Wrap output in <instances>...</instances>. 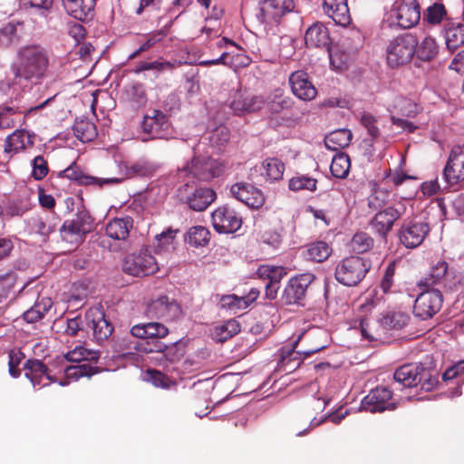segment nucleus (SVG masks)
I'll list each match as a JSON object with an SVG mask.
<instances>
[{
  "mask_svg": "<svg viewBox=\"0 0 464 464\" xmlns=\"http://www.w3.org/2000/svg\"><path fill=\"white\" fill-rule=\"evenodd\" d=\"M32 229L44 237H47L55 231L56 224L53 223L49 218L35 217L32 218Z\"/></svg>",
  "mask_w": 464,
  "mask_h": 464,
  "instance_id": "4d7b16f0",
  "label": "nucleus"
},
{
  "mask_svg": "<svg viewBox=\"0 0 464 464\" xmlns=\"http://www.w3.org/2000/svg\"><path fill=\"white\" fill-rule=\"evenodd\" d=\"M352 137V132L349 130L339 129L325 137L324 144L331 150H338L349 146Z\"/></svg>",
  "mask_w": 464,
  "mask_h": 464,
  "instance_id": "ea45409f",
  "label": "nucleus"
},
{
  "mask_svg": "<svg viewBox=\"0 0 464 464\" xmlns=\"http://www.w3.org/2000/svg\"><path fill=\"white\" fill-rule=\"evenodd\" d=\"M285 275L286 272L282 266L262 265L257 268L258 278L268 281L266 285V295L268 299L274 300L276 297L280 281Z\"/></svg>",
  "mask_w": 464,
  "mask_h": 464,
  "instance_id": "5701e85b",
  "label": "nucleus"
},
{
  "mask_svg": "<svg viewBox=\"0 0 464 464\" xmlns=\"http://www.w3.org/2000/svg\"><path fill=\"white\" fill-rule=\"evenodd\" d=\"M389 198L390 193L387 189L377 188L368 198L369 207L373 209L384 208Z\"/></svg>",
  "mask_w": 464,
  "mask_h": 464,
  "instance_id": "bf43d9fd",
  "label": "nucleus"
},
{
  "mask_svg": "<svg viewBox=\"0 0 464 464\" xmlns=\"http://www.w3.org/2000/svg\"><path fill=\"white\" fill-rule=\"evenodd\" d=\"M31 203L28 199H17L10 202L5 208V214L8 217H22L31 209Z\"/></svg>",
  "mask_w": 464,
  "mask_h": 464,
  "instance_id": "13d9d810",
  "label": "nucleus"
},
{
  "mask_svg": "<svg viewBox=\"0 0 464 464\" xmlns=\"http://www.w3.org/2000/svg\"><path fill=\"white\" fill-rule=\"evenodd\" d=\"M314 280L312 273L292 277L285 285L282 299L286 304H298L305 296L308 286Z\"/></svg>",
  "mask_w": 464,
  "mask_h": 464,
  "instance_id": "dca6fc26",
  "label": "nucleus"
},
{
  "mask_svg": "<svg viewBox=\"0 0 464 464\" xmlns=\"http://www.w3.org/2000/svg\"><path fill=\"white\" fill-rule=\"evenodd\" d=\"M324 12L331 17L336 24L347 26L352 18L347 0H324Z\"/></svg>",
  "mask_w": 464,
  "mask_h": 464,
  "instance_id": "bb28decb",
  "label": "nucleus"
},
{
  "mask_svg": "<svg viewBox=\"0 0 464 464\" xmlns=\"http://www.w3.org/2000/svg\"><path fill=\"white\" fill-rule=\"evenodd\" d=\"M430 231L428 222L417 218L408 219L401 224L398 237L406 248H415L422 244Z\"/></svg>",
  "mask_w": 464,
  "mask_h": 464,
  "instance_id": "1a4fd4ad",
  "label": "nucleus"
},
{
  "mask_svg": "<svg viewBox=\"0 0 464 464\" xmlns=\"http://www.w3.org/2000/svg\"><path fill=\"white\" fill-rule=\"evenodd\" d=\"M443 304V295L439 288H423L413 305V314L421 320L431 319Z\"/></svg>",
  "mask_w": 464,
  "mask_h": 464,
  "instance_id": "6e6552de",
  "label": "nucleus"
},
{
  "mask_svg": "<svg viewBox=\"0 0 464 464\" xmlns=\"http://www.w3.org/2000/svg\"><path fill=\"white\" fill-rule=\"evenodd\" d=\"M25 113L14 102H6L0 105V128L10 129L15 126L21 114Z\"/></svg>",
  "mask_w": 464,
  "mask_h": 464,
  "instance_id": "4c0bfd02",
  "label": "nucleus"
},
{
  "mask_svg": "<svg viewBox=\"0 0 464 464\" xmlns=\"http://www.w3.org/2000/svg\"><path fill=\"white\" fill-rule=\"evenodd\" d=\"M397 404L392 398V392L383 386L372 389L362 401V408L370 412L394 411L397 408Z\"/></svg>",
  "mask_w": 464,
  "mask_h": 464,
  "instance_id": "ddd939ff",
  "label": "nucleus"
},
{
  "mask_svg": "<svg viewBox=\"0 0 464 464\" xmlns=\"http://www.w3.org/2000/svg\"><path fill=\"white\" fill-rule=\"evenodd\" d=\"M422 364L407 363L399 367L394 374V380L403 387L411 388L418 386L420 379Z\"/></svg>",
  "mask_w": 464,
  "mask_h": 464,
  "instance_id": "7c9ffc66",
  "label": "nucleus"
},
{
  "mask_svg": "<svg viewBox=\"0 0 464 464\" xmlns=\"http://www.w3.org/2000/svg\"><path fill=\"white\" fill-rule=\"evenodd\" d=\"M17 281V276L14 272H8L0 276V302L8 297Z\"/></svg>",
  "mask_w": 464,
  "mask_h": 464,
  "instance_id": "052dcab7",
  "label": "nucleus"
},
{
  "mask_svg": "<svg viewBox=\"0 0 464 464\" xmlns=\"http://www.w3.org/2000/svg\"><path fill=\"white\" fill-rule=\"evenodd\" d=\"M281 2L278 0H265L260 7V18L263 23L277 22L283 16Z\"/></svg>",
  "mask_w": 464,
  "mask_h": 464,
  "instance_id": "37998d69",
  "label": "nucleus"
},
{
  "mask_svg": "<svg viewBox=\"0 0 464 464\" xmlns=\"http://www.w3.org/2000/svg\"><path fill=\"white\" fill-rule=\"evenodd\" d=\"M121 169L124 171V177L121 178V182L124 179L152 177L156 173L158 166L151 161L139 160L132 163L121 164Z\"/></svg>",
  "mask_w": 464,
  "mask_h": 464,
  "instance_id": "c756f323",
  "label": "nucleus"
},
{
  "mask_svg": "<svg viewBox=\"0 0 464 464\" xmlns=\"http://www.w3.org/2000/svg\"><path fill=\"white\" fill-rule=\"evenodd\" d=\"M443 179L450 186L464 182V146L451 149L443 169Z\"/></svg>",
  "mask_w": 464,
  "mask_h": 464,
  "instance_id": "2eb2a0df",
  "label": "nucleus"
},
{
  "mask_svg": "<svg viewBox=\"0 0 464 464\" xmlns=\"http://www.w3.org/2000/svg\"><path fill=\"white\" fill-rule=\"evenodd\" d=\"M214 229L218 233L231 234L242 227L241 216L227 205L218 207L211 215Z\"/></svg>",
  "mask_w": 464,
  "mask_h": 464,
  "instance_id": "4468645a",
  "label": "nucleus"
},
{
  "mask_svg": "<svg viewBox=\"0 0 464 464\" xmlns=\"http://www.w3.org/2000/svg\"><path fill=\"white\" fill-rule=\"evenodd\" d=\"M32 167V177L35 180H42L47 176L49 172L47 160L42 155L36 156L33 160Z\"/></svg>",
  "mask_w": 464,
  "mask_h": 464,
  "instance_id": "e2e57ef3",
  "label": "nucleus"
},
{
  "mask_svg": "<svg viewBox=\"0 0 464 464\" xmlns=\"http://www.w3.org/2000/svg\"><path fill=\"white\" fill-rule=\"evenodd\" d=\"M351 169V160L348 154L337 152L331 162L330 170L334 177L345 179Z\"/></svg>",
  "mask_w": 464,
  "mask_h": 464,
  "instance_id": "a18cd8bd",
  "label": "nucleus"
},
{
  "mask_svg": "<svg viewBox=\"0 0 464 464\" xmlns=\"http://www.w3.org/2000/svg\"><path fill=\"white\" fill-rule=\"evenodd\" d=\"M447 11L444 5L435 3L429 6L424 13L423 19L430 24H439L446 17Z\"/></svg>",
  "mask_w": 464,
  "mask_h": 464,
  "instance_id": "5fc2aeb1",
  "label": "nucleus"
},
{
  "mask_svg": "<svg viewBox=\"0 0 464 464\" xmlns=\"http://www.w3.org/2000/svg\"><path fill=\"white\" fill-rule=\"evenodd\" d=\"M158 270L159 266L155 257L147 251L129 255L122 263V271L133 276H148Z\"/></svg>",
  "mask_w": 464,
  "mask_h": 464,
  "instance_id": "9d476101",
  "label": "nucleus"
},
{
  "mask_svg": "<svg viewBox=\"0 0 464 464\" xmlns=\"http://www.w3.org/2000/svg\"><path fill=\"white\" fill-rule=\"evenodd\" d=\"M288 188L295 192L300 190L314 192L317 188V179L306 175H296L290 179Z\"/></svg>",
  "mask_w": 464,
  "mask_h": 464,
  "instance_id": "8fccbe9b",
  "label": "nucleus"
},
{
  "mask_svg": "<svg viewBox=\"0 0 464 464\" xmlns=\"http://www.w3.org/2000/svg\"><path fill=\"white\" fill-rule=\"evenodd\" d=\"M241 331V326L236 319H229L212 329V338L218 343H224Z\"/></svg>",
  "mask_w": 464,
  "mask_h": 464,
  "instance_id": "e433bc0d",
  "label": "nucleus"
},
{
  "mask_svg": "<svg viewBox=\"0 0 464 464\" xmlns=\"http://www.w3.org/2000/svg\"><path fill=\"white\" fill-rule=\"evenodd\" d=\"M439 53V46L434 38L426 36L420 43H417L415 53L417 57L424 62L433 60Z\"/></svg>",
  "mask_w": 464,
  "mask_h": 464,
  "instance_id": "c03bdc74",
  "label": "nucleus"
},
{
  "mask_svg": "<svg viewBox=\"0 0 464 464\" xmlns=\"http://www.w3.org/2000/svg\"><path fill=\"white\" fill-rule=\"evenodd\" d=\"M410 316L403 312H388L383 314L379 323L385 330H401L409 323Z\"/></svg>",
  "mask_w": 464,
  "mask_h": 464,
  "instance_id": "a19ab883",
  "label": "nucleus"
},
{
  "mask_svg": "<svg viewBox=\"0 0 464 464\" xmlns=\"http://www.w3.org/2000/svg\"><path fill=\"white\" fill-rule=\"evenodd\" d=\"M18 63L14 68L15 78L33 83H40L46 76L49 58L40 45L32 44L20 48L17 52Z\"/></svg>",
  "mask_w": 464,
  "mask_h": 464,
  "instance_id": "f257e3e1",
  "label": "nucleus"
},
{
  "mask_svg": "<svg viewBox=\"0 0 464 464\" xmlns=\"http://www.w3.org/2000/svg\"><path fill=\"white\" fill-rule=\"evenodd\" d=\"M99 358V352L86 349L83 346H76L65 354V359L68 362H77V364L90 362L93 365V363L98 362Z\"/></svg>",
  "mask_w": 464,
  "mask_h": 464,
  "instance_id": "79ce46f5",
  "label": "nucleus"
},
{
  "mask_svg": "<svg viewBox=\"0 0 464 464\" xmlns=\"http://www.w3.org/2000/svg\"><path fill=\"white\" fill-rule=\"evenodd\" d=\"M168 334L169 330L163 324L155 322L136 324L130 329L132 336L141 339L164 338Z\"/></svg>",
  "mask_w": 464,
  "mask_h": 464,
  "instance_id": "473e14b6",
  "label": "nucleus"
},
{
  "mask_svg": "<svg viewBox=\"0 0 464 464\" xmlns=\"http://www.w3.org/2000/svg\"><path fill=\"white\" fill-rule=\"evenodd\" d=\"M344 418V414L339 415V414H330L328 416H325L324 418L320 419L319 420H316V418H312V416H308L307 420L309 421V425L307 428L298 430L296 432L297 436H304L307 434L311 430L314 429L315 427L322 424L326 419H329L332 422L338 424Z\"/></svg>",
  "mask_w": 464,
  "mask_h": 464,
  "instance_id": "69168bd1",
  "label": "nucleus"
},
{
  "mask_svg": "<svg viewBox=\"0 0 464 464\" xmlns=\"http://www.w3.org/2000/svg\"><path fill=\"white\" fill-rule=\"evenodd\" d=\"M23 370L25 377L31 381L34 386L44 387L50 382L58 381V376L53 373V371L38 359L27 360L24 364Z\"/></svg>",
  "mask_w": 464,
  "mask_h": 464,
  "instance_id": "f3484780",
  "label": "nucleus"
},
{
  "mask_svg": "<svg viewBox=\"0 0 464 464\" xmlns=\"http://www.w3.org/2000/svg\"><path fill=\"white\" fill-rule=\"evenodd\" d=\"M24 34V24L8 23L0 28V49H7L18 44Z\"/></svg>",
  "mask_w": 464,
  "mask_h": 464,
  "instance_id": "2f4dec72",
  "label": "nucleus"
},
{
  "mask_svg": "<svg viewBox=\"0 0 464 464\" xmlns=\"http://www.w3.org/2000/svg\"><path fill=\"white\" fill-rule=\"evenodd\" d=\"M448 269L449 265L446 261H438L430 267V272L420 280L418 286L420 288H434V286L439 285L445 288V278Z\"/></svg>",
  "mask_w": 464,
  "mask_h": 464,
  "instance_id": "c85d7f7f",
  "label": "nucleus"
},
{
  "mask_svg": "<svg viewBox=\"0 0 464 464\" xmlns=\"http://www.w3.org/2000/svg\"><path fill=\"white\" fill-rule=\"evenodd\" d=\"M181 64V62L175 60L174 62L169 61H154V62H140L136 68L134 69V72L136 73L144 72V71H150V70H155L157 72H170L179 67Z\"/></svg>",
  "mask_w": 464,
  "mask_h": 464,
  "instance_id": "49530a36",
  "label": "nucleus"
},
{
  "mask_svg": "<svg viewBox=\"0 0 464 464\" xmlns=\"http://www.w3.org/2000/svg\"><path fill=\"white\" fill-rule=\"evenodd\" d=\"M93 228V218L88 211H78L71 220H66L60 228L61 237L72 245H78Z\"/></svg>",
  "mask_w": 464,
  "mask_h": 464,
  "instance_id": "20e7f679",
  "label": "nucleus"
},
{
  "mask_svg": "<svg viewBox=\"0 0 464 464\" xmlns=\"http://www.w3.org/2000/svg\"><path fill=\"white\" fill-rule=\"evenodd\" d=\"M416 45L417 40L411 34H401L392 39L386 48L388 65L396 68L411 62Z\"/></svg>",
  "mask_w": 464,
  "mask_h": 464,
  "instance_id": "7ed1b4c3",
  "label": "nucleus"
},
{
  "mask_svg": "<svg viewBox=\"0 0 464 464\" xmlns=\"http://www.w3.org/2000/svg\"><path fill=\"white\" fill-rule=\"evenodd\" d=\"M66 12L78 20H84L93 11L95 0H62Z\"/></svg>",
  "mask_w": 464,
  "mask_h": 464,
  "instance_id": "72a5a7b5",
  "label": "nucleus"
},
{
  "mask_svg": "<svg viewBox=\"0 0 464 464\" xmlns=\"http://www.w3.org/2000/svg\"><path fill=\"white\" fill-rule=\"evenodd\" d=\"M146 316L151 319H162L164 321H174L181 314L179 304L167 295H160L150 302L145 310Z\"/></svg>",
  "mask_w": 464,
  "mask_h": 464,
  "instance_id": "f8f14e48",
  "label": "nucleus"
},
{
  "mask_svg": "<svg viewBox=\"0 0 464 464\" xmlns=\"http://www.w3.org/2000/svg\"><path fill=\"white\" fill-rule=\"evenodd\" d=\"M361 124L367 130L368 134L374 141L380 136V130L377 126V119L371 113L364 112L360 119Z\"/></svg>",
  "mask_w": 464,
  "mask_h": 464,
  "instance_id": "0e129e2a",
  "label": "nucleus"
},
{
  "mask_svg": "<svg viewBox=\"0 0 464 464\" xmlns=\"http://www.w3.org/2000/svg\"><path fill=\"white\" fill-rule=\"evenodd\" d=\"M398 24L404 28L415 26L420 19L419 0H399L393 9Z\"/></svg>",
  "mask_w": 464,
  "mask_h": 464,
  "instance_id": "a211bd4d",
  "label": "nucleus"
},
{
  "mask_svg": "<svg viewBox=\"0 0 464 464\" xmlns=\"http://www.w3.org/2000/svg\"><path fill=\"white\" fill-rule=\"evenodd\" d=\"M8 355H9V362H8L9 373L12 377L17 378L21 374L19 365H20L22 360L24 358V354L20 351L11 350L9 352Z\"/></svg>",
  "mask_w": 464,
  "mask_h": 464,
  "instance_id": "338daca9",
  "label": "nucleus"
},
{
  "mask_svg": "<svg viewBox=\"0 0 464 464\" xmlns=\"http://www.w3.org/2000/svg\"><path fill=\"white\" fill-rule=\"evenodd\" d=\"M292 92L298 99L312 101L317 95V90L310 80L308 73L303 70L295 71L289 76Z\"/></svg>",
  "mask_w": 464,
  "mask_h": 464,
  "instance_id": "aec40b11",
  "label": "nucleus"
},
{
  "mask_svg": "<svg viewBox=\"0 0 464 464\" xmlns=\"http://www.w3.org/2000/svg\"><path fill=\"white\" fill-rule=\"evenodd\" d=\"M147 93L144 85L140 82L134 83L129 92L128 102L134 110L142 108L147 103Z\"/></svg>",
  "mask_w": 464,
  "mask_h": 464,
  "instance_id": "603ef678",
  "label": "nucleus"
},
{
  "mask_svg": "<svg viewBox=\"0 0 464 464\" xmlns=\"http://www.w3.org/2000/svg\"><path fill=\"white\" fill-rule=\"evenodd\" d=\"M331 246L325 241H314L304 246V256L310 261L322 263L332 254Z\"/></svg>",
  "mask_w": 464,
  "mask_h": 464,
  "instance_id": "f704fd0d",
  "label": "nucleus"
},
{
  "mask_svg": "<svg viewBox=\"0 0 464 464\" xmlns=\"http://www.w3.org/2000/svg\"><path fill=\"white\" fill-rule=\"evenodd\" d=\"M220 305L222 308L241 310L248 306L246 297H238L236 295H227L220 298Z\"/></svg>",
  "mask_w": 464,
  "mask_h": 464,
  "instance_id": "680f3d73",
  "label": "nucleus"
},
{
  "mask_svg": "<svg viewBox=\"0 0 464 464\" xmlns=\"http://www.w3.org/2000/svg\"><path fill=\"white\" fill-rule=\"evenodd\" d=\"M101 371L100 367L92 365L90 362L66 365L63 367L61 371L63 376H58V381L55 382H58L61 386H66L72 382L78 381L80 378L92 377V375L99 373Z\"/></svg>",
  "mask_w": 464,
  "mask_h": 464,
  "instance_id": "b1692460",
  "label": "nucleus"
},
{
  "mask_svg": "<svg viewBox=\"0 0 464 464\" xmlns=\"http://www.w3.org/2000/svg\"><path fill=\"white\" fill-rule=\"evenodd\" d=\"M298 347V343L297 342L295 343V347L292 351H288L286 354H282L281 355V362L284 366H287L288 364L291 363V362L293 361H295L297 360L296 358V355H304V358H306V357H309L311 356L312 354L319 352V351H322L323 349L325 348V345L324 344H321V345H315L312 348H309V349H298V350H295L297 349ZM300 365V359L298 358V362L296 363V367H298Z\"/></svg>",
  "mask_w": 464,
  "mask_h": 464,
  "instance_id": "de8ad7c7",
  "label": "nucleus"
},
{
  "mask_svg": "<svg viewBox=\"0 0 464 464\" xmlns=\"http://www.w3.org/2000/svg\"><path fill=\"white\" fill-rule=\"evenodd\" d=\"M264 105L265 100L262 96L250 95L243 92H237L230 102V108L238 116L258 111Z\"/></svg>",
  "mask_w": 464,
  "mask_h": 464,
  "instance_id": "4be33fe9",
  "label": "nucleus"
},
{
  "mask_svg": "<svg viewBox=\"0 0 464 464\" xmlns=\"http://www.w3.org/2000/svg\"><path fill=\"white\" fill-rule=\"evenodd\" d=\"M209 231L202 226H196L189 228L187 234V240L194 246H205L209 241Z\"/></svg>",
  "mask_w": 464,
  "mask_h": 464,
  "instance_id": "864d4df0",
  "label": "nucleus"
},
{
  "mask_svg": "<svg viewBox=\"0 0 464 464\" xmlns=\"http://www.w3.org/2000/svg\"><path fill=\"white\" fill-rule=\"evenodd\" d=\"M420 379V382L419 385L420 386V389L427 392L431 391L439 383L438 378L433 376L430 370L425 368L423 365Z\"/></svg>",
  "mask_w": 464,
  "mask_h": 464,
  "instance_id": "774afa93",
  "label": "nucleus"
},
{
  "mask_svg": "<svg viewBox=\"0 0 464 464\" xmlns=\"http://www.w3.org/2000/svg\"><path fill=\"white\" fill-rule=\"evenodd\" d=\"M226 165L223 160L211 157H194L182 170L193 175L201 181H211L224 174Z\"/></svg>",
  "mask_w": 464,
  "mask_h": 464,
  "instance_id": "39448f33",
  "label": "nucleus"
},
{
  "mask_svg": "<svg viewBox=\"0 0 464 464\" xmlns=\"http://www.w3.org/2000/svg\"><path fill=\"white\" fill-rule=\"evenodd\" d=\"M263 167L265 169L264 175L266 176V179L276 181L283 178L285 164L282 160L276 158H269L264 161Z\"/></svg>",
  "mask_w": 464,
  "mask_h": 464,
  "instance_id": "09e8293b",
  "label": "nucleus"
},
{
  "mask_svg": "<svg viewBox=\"0 0 464 464\" xmlns=\"http://www.w3.org/2000/svg\"><path fill=\"white\" fill-rule=\"evenodd\" d=\"M132 223V218L130 217L125 218H113L106 226V235L115 240H124L130 234Z\"/></svg>",
  "mask_w": 464,
  "mask_h": 464,
  "instance_id": "c9c22d12",
  "label": "nucleus"
},
{
  "mask_svg": "<svg viewBox=\"0 0 464 464\" xmlns=\"http://www.w3.org/2000/svg\"><path fill=\"white\" fill-rule=\"evenodd\" d=\"M72 130L75 137L82 142H90L93 140L97 135L96 125L88 119H76Z\"/></svg>",
  "mask_w": 464,
  "mask_h": 464,
  "instance_id": "58836bf2",
  "label": "nucleus"
},
{
  "mask_svg": "<svg viewBox=\"0 0 464 464\" xmlns=\"http://www.w3.org/2000/svg\"><path fill=\"white\" fill-rule=\"evenodd\" d=\"M407 213L406 202L398 200L381 209L371 220L372 227L383 238L392 230L394 223Z\"/></svg>",
  "mask_w": 464,
  "mask_h": 464,
  "instance_id": "423d86ee",
  "label": "nucleus"
},
{
  "mask_svg": "<svg viewBox=\"0 0 464 464\" xmlns=\"http://www.w3.org/2000/svg\"><path fill=\"white\" fill-rule=\"evenodd\" d=\"M178 196L194 211L205 210L215 201L217 197L212 188H198L192 191V188L188 184H184L179 188Z\"/></svg>",
  "mask_w": 464,
  "mask_h": 464,
  "instance_id": "9b49d317",
  "label": "nucleus"
},
{
  "mask_svg": "<svg viewBox=\"0 0 464 464\" xmlns=\"http://www.w3.org/2000/svg\"><path fill=\"white\" fill-rule=\"evenodd\" d=\"M87 326L92 330V336L97 342L108 339L112 332L111 324L105 319V314L101 308H90L85 314Z\"/></svg>",
  "mask_w": 464,
  "mask_h": 464,
  "instance_id": "6ab92c4d",
  "label": "nucleus"
},
{
  "mask_svg": "<svg viewBox=\"0 0 464 464\" xmlns=\"http://www.w3.org/2000/svg\"><path fill=\"white\" fill-rule=\"evenodd\" d=\"M60 176L66 177L67 179L75 181L77 184L84 186L97 183L102 187L103 184H118L121 183V179H97L88 176L76 166L75 162L62 171Z\"/></svg>",
  "mask_w": 464,
  "mask_h": 464,
  "instance_id": "cd10ccee",
  "label": "nucleus"
},
{
  "mask_svg": "<svg viewBox=\"0 0 464 464\" xmlns=\"http://www.w3.org/2000/svg\"><path fill=\"white\" fill-rule=\"evenodd\" d=\"M304 44L307 48L325 49L331 64L336 68H342V63L336 60L337 53H334L331 47L332 39L329 30L323 23L315 22L306 29Z\"/></svg>",
  "mask_w": 464,
  "mask_h": 464,
  "instance_id": "0eeeda50",
  "label": "nucleus"
},
{
  "mask_svg": "<svg viewBox=\"0 0 464 464\" xmlns=\"http://www.w3.org/2000/svg\"><path fill=\"white\" fill-rule=\"evenodd\" d=\"M24 9H34L44 17H47L53 4V0H20Z\"/></svg>",
  "mask_w": 464,
  "mask_h": 464,
  "instance_id": "6e6d98bb",
  "label": "nucleus"
},
{
  "mask_svg": "<svg viewBox=\"0 0 464 464\" xmlns=\"http://www.w3.org/2000/svg\"><path fill=\"white\" fill-rule=\"evenodd\" d=\"M169 127L168 116L160 110H153L151 115H145L141 129L150 139L162 138V133Z\"/></svg>",
  "mask_w": 464,
  "mask_h": 464,
  "instance_id": "a878e982",
  "label": "nucleus"
},
{
  "mask_svg": "<svg viewBox=\"0 0 464 464\" xmlns=\"http://www.w3.org/2000/svg\"><path fill=\"white\" fill-rule=\"evenodd\" d=\"M34 135L25 130H16L5 140L4 152L10 158L34 145Z\"/></svg>",
  "mask_w": 464,
  "mask_h": 464,
  "instance_id": "393cba45",
  "label": "nucleus"
},
{
  "mask_svg": "<svg viewBox=\"0 0 464 464\" xmlns=\"http://www.w3.org/2000/svg\"><path fill=\"white\" fill-rule=\"evenodd\" d=\"M373 238L365 232H357L353 237L350 246L354 253L363 254L372 248Z\"/></svg>",
  "mask_w": 464,
  "mask_h": 464,
  "instance_id": "3c124183",
  "label": "nucleus"
},
{
  "mask_svg": "<svg viewBox=\"0 0 464 464\" xmlns=\"http://www.w3.org/2000/svg\"><path fill=\"white\" fill-rule=\"evenodd\" d=\"M230 192L235 198L251 208L257 209L265 203V197L262 191L248 183H236L231 187Z\"/></svg>",
  "mask_w": 464,
  "mask_h": 464,
  "instance_id": "412c9836",
  "label": "nucleus"
},
{
  "mask_svg": "<svg viewBox=\"0 0 464 464\" xmlns=\"http://www.w3.org/2000/svg\"><path fill=\"white\" fill-rule=\"evenodd\" d=\"M370 268L369 260L352 256L338 263L334 276L339 283L347 286H354L365 277Z\"/></svg>",
  "mask_w": 464,
  "mask_h": 464,
  "instance_id": "f03ea898",
  "label": "nucleus"
}]
</instances>
